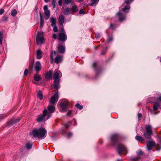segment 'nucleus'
I'll return each instance as SVG.
<instances>
[{
  "mask_svg": "<svg viewBox=\"0 0 161 161\" xmlns=\"http://www.w3.org/2000/svg\"><path fill=\"white\" fill-rule=\"evenodd\" d=\"M71 111H69L68 113H67V115L68 116H70L71 115Z\"/></svg>",
  "mask_w": 161,
  "mask_h": 161,
  "instance_id": "5fc2aeb1",
  "label": "nucleus"
},
{
  "mask_svg": "<svg viewBox=\"0 0 161 161\" xmlns=\"http://www.w3.org/2000/svg\"><path fill=\"white\" fill-rule=\"evenodd\" d=\"M130 5H128L127 6H125L123 9V11L128 12V11H127V10L130 9Z\"/></svg>",
  "mask_w": 161,
  "mask_h": 161,
  "instance_id": "72a5a7b5",
  "label": "nucleus"
},
{
  "mask_svg": "<svg viewBox=\"0 0 161 161\" xmlns=\"http://www.w3.org/2000/svg\"><path fill=\"white\" fill-rule=\"evenodd\" d=\"M123 151H127L126 147L122 144H119L118 145V151L119 154L120 155L122 152Z\"/></svg>",
  "mask_w": 161,
  "mask_h": 161,
  "instance_id": "9b49d317",
  "label": "nucleus"
},
{
  "mask_svg": "<svg viewBox=\"0 0 161 161\" xmlns=\"http://www.w3.org/2000/svg\"><path fill=\"white\" fill-rule=\"evenodd\" d=\"M75 106L76 107L80 109H81L83 108L82 106L80 104H79L78 103H77V104H76L75 105Z\"/></svg>",
  "mask_w": 161,
  "mask_h": 161,
  "instance_id": "c9c22d12",
  "label": "nucleus"
},
{
  "mask_svg": "<svg viewBox=\"0 0 161 161\" xmlns=\"http://www.w3.org/2000/svg\"><path fill=\"white\" fill-rule=\"evenodd\" d=\"M52 27L53 28V31L55 32H57L58 31L57 27L56 25L52 26Z\"/></svg>",
  "mask_w": 161,
  "mask_h": 161,
  "instance_id": "4c0bfd02",
  "label": "nucleus"
},
{
  "mask_svg": "<svg viewBox=\"0 0 161 161\" xmlns=\"http://www.w3.org/2000/svg\"><path fill=\"white\" fill-rule=\"evenodd\" d=\"M95 36L97 38H98L99 37L100 34L98 33L96 34Z\"/></svg>",
  "mask_w": 161,
  "mask_h": 161,
  "instance_id": "13d9d810",
  "label": "nucleus"
},
{
  "mask_svg": "<svg viewBox=\"0 0 161 161\" xmlns=\"http://www.w3.org/2000/svg\"><path fill=\"white\" fill-rule=\"evenodd\" d=\"M98 70H95L96 75V76H97L98 73Z\"/></svg>",
  "mask_w": 161,
  "mask_h": 161,
  "instance_id": "bf43d9fd",
  "label": "nucleus"
},
{
  "mask_svg": "<svg viewBox=\"0 0 161 161\" xmlns=\"http://www.w3.org/2000/svg\"><path fill=\"white\" fill-rule=\"evenodd\" d=\"M79 13L80 14H85V12L83 11V10L82 9H80V10Z\"/></svg>",
  "mask_w": 161,
  "mask_h": 161,
  "instance_id": "603ef678",
  "label": "nucleus"
},
{
  "mask_svg": "<svg viewBox=\"0 0 161 161\" xmlns=\"http://www.w3.org/2000/svg\"><path fill=\"white\" fill-rule=\"evenodd\" d=\"M155 143L153 141L149 142L147 143V148L148 151H151L153 148V147L155 145Z\"/></svg>",
  "mask_w": 161,
  "mask_h": 161,
  "instance_id": "f8f14e48",
  "label": "nucleus"
},
{
  "mask_svg": "<svg viewBox=\"0 0 161 161\" xmlns=\"http://www.w3.org/2000/svg\"><path fill=\"white\" fill-rule=\"evenodd\" d=\"M28 73V69H25L24 72V75L25 76H26Z\"/></svg>",
  "mask_w": 161,
  "mask_h": 161,
  "instance_id": "c03bdc74",
  "label": "nucleus"
},
{
  "mask_svg": "<svg viewBox=\"0 0 161 161\" xmlns=\"http://www.w3.org/2000/svg\"><path fill=\"white\" fill-rule=\"evenodd\" d=\"M145 128L146 131L144 133L143 135L147 138L150 139L153 134L152 127L150 125H146Z\"/></svg>",
  "mask_w": 161,
  "mask_h": 161,
  "instance_id": "f03ea898",
  "label": "nucleus"
},
{
  "mask_svg": "<svg viewBox=\"0 0 161 161\" xmlns=\"http://www.w3.org/2000/svg\"><path fill=\"white\" fill-rule=\"evenodd\" d=\"M153 98H149L148 99V102L149 103H154V105L153 106V110L154 111H155L157 110L159 106H160V105L159 104V102H155L154 103L152 101H150L149 100L150 99H153Z\"/></svg>",
  "mask_w": 161,
  "mask_h": 161,
  "instance_id": "1a4fd4ad",
  "label": "nucleus"
},
{
  "mask_svg": "<svg viewBox=\"0 0 161 161\" xmlns=\"http://www.w3.org/2000/svg\"><path fill=\"white\" fill-rule=\"evenodd\" d=\"M52 75V72L51 71H49L45 75V78L47 79H49L51 78Z\"/></svg>",
  "mask_w": 161,
  "mask_h": 161,
  "instance_id": "cd10ccee",
  "label": "nucleus"
},
{
  "mask_svg": "<svg viewBox=\"0 0 161 161\" xmlns=\"http://www.w3.org/2000/svg\"><path fill=\"white\" fill-rule=\"evenodd\" d=\"M41 69V64L40 62L38 61L36 62L35 66V69L36 72L39 71Z\"/></svg>",
  "mask_w": 161,
  "mask_h": 161,
  "instance_id": "a211bd4d",
  "label": "nucleus"
},
{
  "mask_svg": "<svg viewBox=\"0 0 161 161\" xmlns=\"http://www.w3.org/2000/svg\"><path fill=\"white\" fill-rule=\"evenodd\" d=\"M47 110L46 109H45L43 111L42 115H38L37 117V120L38 122H40L44 120V118L47 114Z\"/></svg>",
  "mask_w": 161,
  "mask_h": 161,
  "instance_id": "39448f33",
  "label": "nucleus"
},
{
  "mask_svg": "<svg viewBox=\"0 0 161 161\" xmlns=\"http://www.w3.org/2000/svg\"><path fill=\"white\" fill-rule=\"evenodd\" d=\"M17 14V11L16 9H13L11 10V15L13 16L14 17Z\"/></svg>",
  "mask_w": 161,
  "mask_h": 161,
  "instance_id": "2f4dec72",
  "label": "nucleus"
},
{
  "mask_svg": "<svg viewBox=\"0 0 161 161\" xmlns=\"http://www.w3.org/2000/svg\"><path fill=\"white\" fill-rule=\"evenodd\" d=\"M46 2H48L49 1V0H44Z\"/></svg>",
  "mask_w": 161,
  "mask_h": 161,
  "instance_id": "69168bd1",
  "label": "nucleus"
},
{
  "mask_svg": "<svg viewBox=\"0 0 161 161\" xmlns=\"http://www.w3.org/2000/svg\"><path fill=\"white\" fill-rule=\"evenodd\" d=\"M34 79L36 81H38L40 80L41 77L37 74H35L34 75Z\"/></svg>",
  "mask_w": 161,
  "mask_h": 161,
  "instance_id": "7c9ffc66",
  "label": "nucleus"
},
{
  "mask_svg": "<svg viewBox=\"0 0 161 161\" xmlns=\"http://www.w3.org/2000/svg\"><path fill=\"white\" fill-rule=\"evenodd\" d=\"M65 127H66L67 129L68 128L69 126L67 124H65Z\"/></svg>",
  "mask_w": 161,
  "mask_h": 161,
  "instance_id": "0e129e2a",
  "label": "nucleus"
},
{
  "mask_svg": "<svg viewBox=\"0 0 161 161\" xmlns=\"http://www.w3.org/2000/svg\"><path fill=\"white\" fill-rule=\"evenodd\" d=\"M43 9L45 11H46V10H48V7L47 5H45L43 7Z\"/></svg>",
  "mask_w": 161,
  "mask_h": 161,
  "instance_id": "8fccbe9b",
  "label": "nucleus"
},
{
  "mask_svg": "<svg viewBox=\"0 0 161 161\" xmlns=\"http://www.w3.org/2000/svg\"><path fill=\"white\" fill-rule=\"evenodd\" d=\"M8 19V17L7 16H4L3 17V19L2 20V21H6Z\"/></svg>",
  "mask_w": 161,
  "mask_h": 161,
  "instance_id": "37998d69",
  "label": "nucleus"
},
{
  "mask_svg": "<svg viewBox=\"0 0 161 161\" xmlns=\"http://www.w3.org/2000/svg\"><path fill=\"white\" fill-rule=\"evenodd\" d=\"M4 12V10L3 9H0V15L2 14Z\"/></svg>",
  "mask_w": 161,
  "mask_h": 161,
  "instance_id": "49530a36",
  "label": "nucleus"
},
{
  "mask_svg": "<svg viewBox=\"0 0 161 161\" xmlns=\"http://www.w3.org/2000/svg\"><path fill=\"white\" fill-rule=\"evenodd\" d=\"M5 117L6 116H4L3 114H0V121Z\"/></svg>",
  "mask_w": 161,
  "mask_h": 161,
  "instance_id": "de8ad7c7",
  "label": "nucleus"
},
{
  "mask_svg": "<svg viewBox=\"0 0 161 161\" xmlns=\"http://www.w3.org/2000/svg\"><path fill=\"white\" fill-rule=\"evenodd\" d=\"M117 15L119 17V20L120 22H122L126 18L125 15H123L120 12H119Z\"/></svg>",
  "mask_w": 161,
  "mask_h": 161,
  "instance_id": "4468645a",
  "label": "nucleus"
},
{
  "mask_svg": "<svg viewBox=\"0 0 161 161\" xmlns=\"http://www.w3.org/2000/svg\"><path fill=\"white\" fill-rule=\"evenodd\" d=\"M47 131L44 128L35 129L32 130L31 134L35 137L39 139H43L45 137Z\"/></svg>",
  "mask_w": 161,
  "mask_h": 161,
  "instance_id": "f257e3e1",
  "label": "nucleus"
},
{
  "mask_svg": "<svg viewBox=\"0 0 161 161\" xmlns=\"http://www.w3.org/2000/svg\"><path fill=\"white\" fill-rule=\"evenodd\" d=\"M3 33L0 31V44L1 45L2 44Z\"/></svg>",
  "mask_w": 161,
  "mask_h": 161,
  "instance_id": "e433bc0d",
  "label": "nucleus"
},
{
  "mask_svg": "<svg viewBox=\"0 0 161 161\" xmlns=\"http://www.w3.org/2000/svg\"><path fill=\"white\" fill-rule=\"evenodd\" d=\"M114 25H113V24L111 23L110 24V28H111V29H114V28L115 27V25H114Z\"/></svg>",
  "mask_w": 161,
  "mask_h": 161,
  "instance_id": "09e8293b",
  "label": "nucleus"
},
{
  "mask_svg": "<svg viewBox=\"0 0 161 161\" xmlns=\"http://www.w3.org/2000/svg\"><path fill=\"white\" fill-rule=\"evenodd\" d=\"M60 82V80H54V84L53 85V88L54 89H56V90H58V89L60 88V86L59 84V83Z\"/></svg>",
  "mask_w": 161,
  "mask_h": 161,
  "instance_id": "2eb2a0df",
  "label": "nucleus"
},
{
  "mask_svg": "<svg viewBox=\"0 0 161 161\" xmlns=\"http://www.w3.org/2000/svg\"><path fill=\"white\" fill-rule=\"evenodd\" d=\"M68 137L69 138L72 136V133L71 132H69L68 133Z\"/></svg>",
  "mask_w": 161,
  "mask_h": 161,
  "instance_id": "3c124183",
  "label": "nucleus"
},
{
  "mask_svg": "<svg viewBox=\"0 0 161 161\" xmlns=\"http://www.w3.org/2000/svg\"><path fill=\"white\" fill-rule=\"evenodd\" d=\"M97 64L96 63H94L93 64L92 66H93V68H96L97 67Z\"/></svg>",
  "mask_w": 161,
  "mask_h": 161,
  "instance_id": "864d4df0",
  "label": "nucleus"
},
{
  "mask_svg": "<svg viewBox=\"0 0 161 161\" xmlns=\"http://www.w3.org/2000/svg\"><path fill=\"white\" fill-rule=\"evenodd\" d=\"M119 136L117 134H114L112 136L111 141L114 145H115L118 142Z\"/></svg>",
  "mask_w": 161,
  "mask_h": 161,
  "instance_id": "9d476101",
  "label": "nucleus"
},
{
  "mask_svg": "<svg viewBox=\"0 0 161 161\" xmlns=\"http://www.w3.org/2000/svg\"><path fill=\"white\" fill-rule=\"evenodd\" d=\"M57 53L55 51L52 50L51 52L50 58L51 61H53L54 56L57 55Z\"/></svg>",
  "mask_w": 161,
  "mask_h": 161,
  "instance_id": "5701e85b",
  "label": "nucleus"
},
{
  "mask_svg": "<svg viewBox=\"0 0 161 161\" xmlns=\"http://www.w3.org/2000/svg\"><path fill=\"white\" fill-rule=\"evenodd\" d=\"M68 105L69 102L66 99H63L62 100V102L61 103L60 105L62 108L63 111H65Z\"/></svg>",
  "mask_w": 161,
  "mask_h": 161,
  "instance_id": "423d86ee",
  "label": "nucleus"
},
{
  "mask_svg": "<svg viewBox=\"0 0 161 161\" xmlns=\"http://www.w3.org/2000/svg\"><path fill=\"white\" fill-rule=\"evenodd\" d=\"M63 0H59L58 1V4L60 6H61L62 5V2Z\"/></svg>",
  "mask_w": 161,
  "mask_h": 161,
  "instance_id": "a18cd8bd",
  "label": "nucleus"
},
{
  "mask_svg": "<svg viewBox=\"0 0 161 161\" xmlns=\"http://www.w3.org/2000/svg\"><path fill=\"white\" fill-rule=\"evenodd\" d=\"M64 17L63 15H60L58 19L59 24L61 25H62L64 22Z\"/></svg>",
  "mask_w": 161,
  "mask_h": 161,
  "instance_id": "aec40b11",
  "label": "nucleus"
},
{
  "mask_svg": "<svg viewBox=\"0 0 161 161\" xmlns=\"http://www.w3.org/2000/svg\"><path fill=\"white\" fill-rule=\"evenodd\" d=\"M138 117L139 118H140L141 117H142V114H140V113L138 114Z\"/></svg>",
  "mask_w": 161,
  "mask_h": 161,
  "instance_id": "052dcab7",
  "label": "nucleus"
},
{
  "mask_svg": "<svg viewBox=\"0 0 161 161\" xmlns=\"http://www.w3.org/2000/svg\"><path fill=\"white\" fill-rule=\"evenodd\" d=\"M63 13L64 15H68L71 14V9L70 8H67L64 9Z\"/></svg>",
  "mask_w": 161,
  "mask_h": 161,
  "instance_id": "412c9836",
  "label": "nucleus"
},
{
  "mask_svg": "<svg viewBox=\"0 0 161 161\" xmlns=\"http://www.w3.org/2000/svg\"><path fill=\"white\" fill-rule=\"evenodd\" d=\"M37 96L40 100H42L43 98V96L41 91H38L37 93Z\"/></svg>",
  "mask_w": 161,
  "mask_h": 161,
  "instance_id": "c756f323",
  "label": "nucleus"
},
{
  "mask_svg": "<svg viewBox=\"0 0 161 161\" xmlns=\"http://www.w3.org/2000/svg\"><path fill=\"white\" fill-rule=\"evenodd\" d=\"M50 22L51 23V26L56 25V19L55 18L52 17L50 19Z\"/></svg>",
  "mask_w": 161,
  "mask_h": 161,
  "instance_id": "a878e982",
  "label": "nucleus"
},
{
  "mask_svg": "<svg viewBox=\"0 0 161 161\" xmlns=\"http://www.w3.org/2000/svg\"><path fill=\"white\" fill-rule=\"evenodd\" d=\"M135 139L139 141H143L144 139L141 136H137L135 137Z\"/></svg>",
  "mask_w": 161,
  "mask_h": 161,
  "instance_id": "473e14b6",
  "label": "nucleus"
},
{
  "mask_svg": "<svg viewBox=\"0 0 161 161\" xmlns=\"http://www.w3.org/2000/svg\"><path fill=\"white\" fill-rule=\"evenodd\" d=\"M92 3L91 4V5H93L96 3L98 2V0H91Z\"/></svg>",
  "mask_w": 161,
  "mask_h": 161,
  "instance_id": "58836bf2",
  "label": "nucleus"
},
{
  "mask_svg": "<svg viewBox=\"0 0 161 161\" xmlns=\"http://www.w3.org/2000/svg\"><path fill=\"white\" fill-rule=\"evenodd\" d=\"M32 146V144L29 143H27L26 145V147L27 149H30Z\"/></svg>",
  "mask_w": 161,
  "mask_h": 161,
  "instance_id": "f704fd0d",
  "label": "nucleus"
},
{
  "mask_svg": "<svg viewBox=\"0 0 161 161\" xmlns=\"http://www.w3.org/2000/svg\"><path fill=\"white\" fill-rule=\"evenodd\" d=\"M84 0H78V1L79 2H83Z\"/></svg>",
  "mask_w": 161,
  "mask_h": 161,
  "instance_id": "338daca9",
  "label": "nucleus"
},
{
  "mask_svg": "<svg viewBox=\"0 0 161 161\" xmlns=\"http://www.w3.org/2000/svg\"><path fill=\"white\" fill-rule=\"evenodd\" d=\"M58 49L60 53H64L65 51V47L64 45H59L58 47Z\"/></svg>",
  "mask_w": 161,
  "mask_h": 161,
  "instance_id": "dca6fc26",
  "label": "nucleus"
},
{
  "mask_svg": "<svg viewBox=\"0 0 161 161\" xmlns=\"http://www.w3.org/2000/svg\"><path fill=\"white\" fill-rule=\"evenodd\" d=\"M42 53L41 50H38L36 52V58L38 59H41L42 57Z\"/></svg>",
  "mask_w": 161,
  "mask_h": 161,
  "instance_id": "393cba45",
  "label": "nucleus"
},
{
  "mask_svg": "<svg viewBox=\"0 0 161 161\" xmlns=\"http://www.w3.org/2000/svg\"><path fill=\"white\" fill-rule=\"evenodd\" d=\"M40 28H42L43 25L44 21L42 17L41 13H40Z\"/></svg>",
  "mask_w": 161,
  "mask_h": 161,
  "instance_id": "c85d7f7f",
  "label": "nucleus"
},
{
  "mask_svg": "<svg viewBox=\"0 0 161 161\" xmlns=\"http://www.w3.org/2000/svg\"><path fill=\"white\" fill-rule=\"evenodd\" d=\"M58 100V92L56 93L51 98L50 102L52 104H54L57 103Z\"/></svg>",
  "mask_w": 161,
  "mask_h": 161,
  "instance_id": "6e6552de",
  "label": "nucleus"
},
{
  "mask_svg": "<svg viewBox=\"0 0 161 161\" xmlns=\"http://www.w3.org/2000/svg\"><path fill=\"white\" fill-rule=\"evenodd\" d=\"M113 40V38H112V37H110L108 39V42H111Z\"/></svg>",
  "mask_w": 161,
  "mask_h": 161,
  "instance_id": "6e6d98bb",
  "label": "nucleus"
},
{
  "mask_svg": "<svg viewBox=\"0 0 161 161\" xmlns=\"http://www.w3.org/2000/svg\"><path fill=\"white\" fill-rule=\"evenodd\" d=\"M137 153L138 155H142L143 154V153L141 150H139L137 152Z\"/></svg>",
  "mask_w": 161,
  "mask_h": 161,
  "instance_id": "79ce46f5",
  "label": "nucleus"
},
{
  "mask_svg": "<svg viewBox=\"0 0 161 161\" xmlns=\"http://www.w3.org/2000/svg\"><path fill=\"white\" fill-rule=\"evenodd\" d=\"M36 41L38 45L42 44L44 41L42 32H38L36 36Z\"/></svg>",
  "mask_w": 161,
  "mask_h": 161,
  "instance_id": "7ed1b4c3",
  "label": "nucleus"
},
{
  "mask_svg": "<svg viewBox=\"0 0 161 161\" xmlns=\"http://www.w3.org/2000/svg\"><path fill=\"white\" fill-rule=\"evenodd\" d=\"M58 39L63 42H65L67 39V36L65 32H61L58 34Z\"/></svg>",
  "mask_w": 161,
  "mask_h": 161,
  "instance_id": "0eeeda50",
  "label": "nucleus"
},
{
  "mask_svg": "<svg viewBox=\"0 0 161 161\" xmlns=\"http://www.w3.org/2000/svg\"><path fill=\"white\" fill-rule=\"evenodd\" d=\"M62 74L59 71L56 70L54 71V74L53 77V78L54 80H60V78Z\"/></svg>",
  "mask_w": 161,
  "mask_h": 161,
  "instance_id": "20e7f679",
  "label": "nucleus"
},
{
  "mask_svg": "<svg viewBox=\"0 0 161 161\" xmlns=\"http://www.w3.org/2000/svg\"><path fill=\"white\" fill-rule=\"evenodd\" d=\"M156 98V99H158L159 100V102H161V96H160V97H159L158 98Z\"/></svg>",
  "mask_w": 161,
  "mask_h": 161,
  "instance_id": "680f3d73",
  "label": "nucleus"
},
{
  "mask_svg": "<svg viewBox=\"0 0 161 161\" xmlns=\"http://www.w3.org/2000/svg\"><path fill=\"white\" fill-rule=\"evenodd\" d=\"M63 57L62 56L57 55L54 58V61L56 64L61 62L62 60Z\"/></svg>",
  "mask_w": 161,
  "mask_h": 161,
  "instance_id": "f3484780",
  "label": "nucleus"
},
{
  "mask_svg": "<svg viewBox=\"0 0 161 161\" xmlns=\"http://www.w3.org/2000/svg\"><path fill=\"white\" fill-rule=\"evenodd\" d=\"M53 37L54 39H56L57 37V36L55 34H54L53 36Z\"/></svg>",
  "mask_w": 161,
  "mask_h": 161,
  "instance_id": "4d7b16f0",
  "label": "nucleus"
},
{
  "mask_svg": "<svg viewBox=\"0 0 161 161\" xmlns=\"http://www.w3.org/2000/svg\"><path fill=\"white\" fill-rule=\"evenodd\" d=\"M64 4L67 5L69 4H73L74 2L73 0H63Z\"/></svg>",
  "mask_w": 161,
  "mask_h": 161,
  "instance_id": "b1692460",
  "label": "nucleus"
},
{
  "mask_svg": "<svg viewBox=\"0 0 161 161\" xmlns=\"http://www.w3.org/2000/svg\"><path fill=\"white\" fill-rule=\"evenodd\" d=\"M48 109L49 113H52L55 111V107L53 106L50 105L48 106Z\"/></svg>",
  "mask_w": 161,
  "mask_h": 161,
  "instance_id": "4be33fe9",
  "label": "nucleus"
},
{
  "mask_svg": "<svg viewBox=\"0 0 161 161\" xmlns=\"http://www.w3.org/2000/svg\"><path fill=\"white\" fill-rule=\"evenodd\" d=\"M134 0H125V3L127 4H130Z\"/></svg>",
  "mask_w": 161,
  "mask_h": 161,
  "instance_id": "a19ab883",
  "label": "nucleus"
},
{
  "mask_svg": "<svg viewBox=\"0 0 161 161\" xmlns=\"http://www.w3.org/2000/svg\"><path fill=\"white\" fill-rule=\"evenodd\" d=\"M33 83L34 84H36L37 85H39V84L37 82L35 81H33Z\"/></svg>",
  "mask_w": 161,
  "mask_h": 161,
  "instance_id": "e2e57ef3",
  "label": "nucleus"
},
{
  "mask_svg": "<svg viewBox=\"0 0 161 161\" xmlns=\"http://www.w3.org/2000/svg\"><path fill=\"white\" fill-rule=\"evenodd\" d=\"M20 119L18 118L17 119H12L8 122V125L10 126L14 125L15 123L18 122L20 120Z\"/></svg>",
  "mask_w": 161,
  "mask_h": 161,
  "instance_id": "ddd939ff",
  "label": "nucleus"
},
{
  "mask_svg": "<svg viewBox=\"0 0 161 161\" xmlns=\"http://www.w3.org/2000/svg\"><path fill=\"white\" fill-rule=\"evenodd\" d=\"M140 159V157H136L135 158H131V160L132 161H138Z\"/></svg>",
  "mask_w": 161,
  "mask_h": 161,
  "instance_id": "ea45409f",
  "label": "nucleus"
},
{
  "mask_svg": "<svg viewBox=\"0 0 161 161\" xmlns=\"http://www.w3.org/2000/svg\"><path fill=\"white\" fill-rule=\"evenodd\" d=\"M71 11H72L71 14H73L74 13L77 12L78 11V8L77 6L74 4L73 5L71 8Z\"/></svg>",
  "mask_w": 161,
  "mask_h": 161,
  "instance_id": "6ab92c4d",
  "label": "nucleus"
},
{
  "mask_svg": "<svg viewBox=\"0 0 161 161\" xmlns=\"http://www.w3.org/2000/svg\"><path fill=\"white\" fill-rule=\"evenodd\" d=\"M117 161H122V160H121L118 159Z\"/></svg>",
  "mask_w": 161,
  "mask_h": 161,
  "instance_id": "774afa93",
  "label": "nucleus"
},
{
  "mask_svg": "<svg viewBox=\"0 0 161 161\" xmlns=\"http://www.w3.org/2000/svg\"><path fill=\"white\" fill-rule=\"evenodd\" d=\"M44 14L46 16V19H49L50 15V11L49 10H46L44 12Z\"/></svg>",
  "mask_w": 161,
  "mask_h": 161,
  "instance_id": "bb28decb",
  "label": "nucleus"
}]
</instances>
